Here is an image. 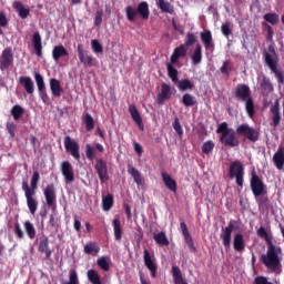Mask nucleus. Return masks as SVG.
Returning a JSON list of instances; mask_svg holds the SVG:
<instances>
[{
    "label": "nucleus",
    "mask_w": 284,
    "mask_h": 284,
    "mask_svg": "<svg viewBox=\"0 0 284 284\" xmlns=\"http://www.w3.org/2000/svg\"><path fill=\"white\" fill-rule=\"evenodd\" d=\"M257 235L258 237H262L266 242L267 246L266 254H263L261 257L263 264L267 268L276 271V268H278V266H281L282 263V247L274 244V237L272 233H267L265 226H260V229H257Z\"/></svg>",
    "instance_id": "nucleus-1"
},
{
    "label": "nucleus",
    "mask_w": 284,
    "mask_h": 284,
    "mask_svg": "<svg viewBox=\"0 0 284 284\" xmlns=\"http://www.w3.org/2000/svg\"><path fill=\"white\" fill-rule=\"evenodd\" d=\"M250 184L260 209L267 206L270 197L267 195L266 184H264L262 178L257 175L256 171H252Z\"/></svg>",
    "instance_id": "nucleus-2"
},
{
    "label": "nucleus",
    "mask_w": 284,
    "mask_h": 284,
    "mask_svg": "<svg viewBox=\"0 0 284 284\" xmlns=\"http://www.w3.org/2000/svg\"><path fill=\"white\" fill-rule=\"evenodd\" d=\"M40 182V173L39 171H34L33 175L31 176L30 186L28 182H22V191H24V195L27 197V204L30 213L34 215L38 210V200H36V193L38 190V183Z\"/></svg>",
    "instance_id": "nucleus-3"
},
{
    "label": "nucleus",
    "mask_w": 284,
    "mask_h": 284,
    "mask_svg": "<svg viewBox=\"0 0 284 284\" xmlns=\"http://www.w3.org/2000/svg\"><path fill=\"white\" fill-rule=\"evenodd\" d=\"M263 55L265 64L268 67V69H271V72L275 74L277 82L280 84H284V73L278 69V58L275 51V47L271 44L268 47V51H264Z\"/></svg>",
    "instance_id": "nucleus-4"
},
{
    "label": "nucleus",
    "mask_w": 284,
    "mask_h": 284,
    "mask_svg": "<svg viewBox=\"0 0 284 284\" xmlns=\"http://www.w3.org/2000/svg\"><path fill=\"white\" fill-rule=\"evenodd\" d=\"M216 133H221L220 142H222L224 146H239L240 140L234 129H229L227 122H222L216 129Z\"/></svg>",
    "instance_id": "nucleus-5"
},
{
    "label": "nucleus",
    "mask_w": 284,
    "mask_h": 284,
    "mask_svg": "<svg viewBox=\"0 0 284 284\" xmlns=\"http://www.w3.org/2000/svg\"><path fill=\"white\" fill-rule=\"evenodd\" d=\"M125 14L129 21H134L138 14L142 17V19H149L150 17V7L148 1H140L136 9L134 7H125Z\"/></svg>",
    "instance_id": "nucleus-6"
},
{
    "label": "nucleus",
    "mask_w": 284,
    "mask_h": 284,
    "mask_svg": "<svg viewBox=\"0 0 284 284\" xmlns=\"http://www.w3.org/2000/svg\"><path fill=\"white\" fill-rule=\"evenodd\" d=\"M230 178L233 180L236 179L237 186L243 187L244 184V166L240 160L232 162L229 169Z\"/></svg>",
    "instance_id": "nucleus-7"
},
{
    "label": "nucleus",
    "mask_w": 284,
    "mask_h": 284,
    "mask_svg": "<svg viewBox=\"0 0 284 284\" xmlns=\"http://www.w3.org/2000/svg\"><path fill=\"white\" fill-rule=\"evenodd\" d=\"M236 133L237 135L246 138V140H250V142H257L261 135L260 131L253 126H250V124H239L236 126Z\"/></svg>",
    "instance_id": "nucleus-8"
},
{
    "label": "nucleus",
    "mask_w": 284,
    "mask_h": 284,
    "mask_svg": "<svg viewBox=\"0 0 284 284\" xmlns=\"http://www.w3.org/2000/svg\"><path fill=\"white\" fill-rule=\"evenodd\" d=\"M98 176L100 178V182L104 184L105 182H109V169H108V162L103 160V158H98L95 160V166H94Z\"/></svg>",
    "instance_id": "nucleus-9"
},
{
    "label": "nucleus",
    "mask_w": 284,
    "mask_h": 284,
    "mask_svg": "<svg viewBox=\"0 0 284 284\" xmlns=\"http://www.w3.org/2000/svg\"><path fill=\"white\" fill-rule=\"evenodd\" d=\"M13 62H14V55L12 53V49L8 47L2 51V54L0 55V70L8 71V69L12 67Z\"/></svg>",
    "instance_id": "nucleus-10"
},
{
    "label": "nucleus",
    "mask_w": 284,
    "mask_h": 284,
    "mask_svg": "<svg viewBox=\"0 0 284 284\" xmlns=\"http://www.w3.org/2000/svg\"><path fill=\"white\" fill-rule=\"evenodd\" d=\"M143 262L146 268L150 271L152 277H156L158 275V262L155 257H152L150 251L148 248H144L143 251Z\"/></svg>",
    "instance_id": "nucleus-11"
},
{
    "label": "nucleus",
    "mask_w": 284,
    "mask_h": 284,
    "mask_svg": "<svg viewBox=\"0 0 284 284\" xmlns=\"http://www.w3.org/2000/svg\"><path fill=\"white\" fill-rule=\"evenodd\" d=\"M43 193H44L47 205L51 206V209H57L55 184H47Z\"/></svg>",
    "instance_id": "nucleus-12"
},
{
    "label": "nucleus",
    "mask_w": 284,
    "mask_h": 284,
    "mask_svg": "<svg viewBox=\"0 0 284 284\" xmlns=\"http://www.w3.org/2000/svg\"><path fill=\"white\" fill-rule=\"evenodd\" d=\"M64 146H65V150L69 153H71V155L75 160H80L81 155H80V144H79V142H75L74 140H72V138L70 135H67L64 138Z\"/></svg>",
    "instance_id": "nucleus-13"
},
{
    "label": "nucleus",
    "mask_w": 284,
    "mask_h": 284,
    "mask_svg": "<svg viewBox=\"0 0 284 284\" xmlns=\"http://www.w3.org/2000/svg\"><path fill=\"white\" fill-rule=\"evenodd\" d=\"M234 231V221L231 220L227 226L222 229V233L220 235L221 240L223 241V245L225 248H231V241H232V233Z\"/></svg>",
    "instance_id": "nucleus-14"
},
{
    "label": "nucleus",
    "mask_w": 284,
    "mask_h": 284,
    "mask_svg": "<svg viewBox=\"0 0 284 284\" xmlns=\"http://www.w3.org/2000/svg\"><path fill=\"white\" fill-rule=\"evenodd\" d=\"M180 230L184 240L191 251V253H196V246L194 244V239L192 237L190 230L187 229V224L185 222H180Z\"/></svg>",
    "instance_id": "nucleus-15"
},
{
    "label": "nucleus",
    "mask_w": 284,
    "mask_h": 284,
    "mask_svg": "<svg viewBox=\"0 0 284 284\" xmlns=\"http://www.w3.org/2000/svg\"><path fill=\"white\" fill-rule=\"evenodd\" d=\"M174 57H175V52L173 51L171 58H170V62H168L166 64V71H168V75L169 78L172 80V82L178 83L179 85V71L178 69L174 68V64H176V61H174Z\"/></svg>",
    "instance_id": "nucleus-16"
},
{
    "label": "nucleus",
    "mask_w": 284,
    "mask_h": 284,
    "mask_svg": "<svg viewBox=\"0 0 284 284\" xmlns=\"http://www.w3.org/2000/svg\"><path fill=\"white\" fill-rule=\"evenodd\" d=\"M78 55L79 60L84 67L91 68L93 67L94 58L92 55H89L88 51L83 49V44L78 45Z\"/></svg>",
    "instance_id": "nucleus-17"
},
{
    "label": "nucleus",
    "mask_w": 284,
    "mask_h": 284,
    "mask_svg": "<svg viewBox=\"0 0 284 284\" xmlns=\"http://www.w3.org/2000/svg\"><path fill=\"white\" fill-rule=\"evenodd\" d=\"M97 151H99L100 153H104L105 149H104L103 144L98 142L95 144V149H94V146H92V144H85V155H87L88 160H90V161L95 160Z\"/></svg>",
    "instance_id": "nucleus-18"
},
{
    "label": "nucleus",
    "mask_w": 284,
    "mask_h": 284,
    "mask_svg": "<svg viewBox=\"0 0 284 284\" xmlns=\"http://www.w3.org/2000/svg\"><path fill=\"white\" fill-rule=\"evenodd\" d=\"M201 39L205 47V50L209 51L210 53H214L215 44L213 42V37L211 31H202Z\"/></svg>",
    "instance_id": "nucleus-19"
},
{
    "label": "nucleus",
    "mask_w": 284,
    "mask_h": 284,
    "mask_svg": "<svg viewBox=\"0 0 284 284\" xmlns=\"http://www.w3.org/2000/svg\"><path fill=\"white\" fill-rule=\"evenodd\" d=\"M172 98V89L170 84H166L165 82L161 87V93L156 97L158 104H164L165 100H171Z\"/></svg>",
    "instance_id": "nucleus-20"
},
{
    "label": "nucleus",
    "mask_w": 284,
    "mask_h": 284,
    "mask_svg": "<svg viewBox=\"0 0 284 284\" xmlns=\"http://www.w3.org/2000/svg\"><path fill=\"white\" fill-rule=\"evenodd\" d=\"M61 172L64 175L67 182H74V171L71 162H62L61 163Z\"/></svg>",
    "instance_id": "nucleus-21"
},
{
    "label": "nucleus",
    "mask_w": 284,
    "mask_h": 284,
    "mask_svg": "<svg viewBox=\"0 0 284 284\" xmlns=\"http://www.w3.org/2000/svg\"><path fill=\"white\" fill-rule=\"evenodd\" d=\"M38 251L40 253H45V258L47 260H51L52 257V251L49 246V237L47 235H43L40 241H39V245H38Z\"/></svg>",
    "instance_id": "nucleus-22"
},
{
    "label": "nucleus",
    "mask_w": 284,
    "mask_h": 284,
    "mask_svg": "<svg viewBox=\"0 0 284 284\" xmlns=\"http://www.w3.org/2000/svg\"><path fill=\"white\" fill-rule=\"evenodd\" d=\"M248 93H250L248 84H237L234 95L237 100H242V102H244L246 105Z\"/></svg>",
    "instance_id": "nucleus-23"
},
{
    "label": "nucleus",
    "mask_w": 284,
    "mask_h": 284,
    "mask_svg": "<svg viewBox=\"0 0 284 284\" xmlns=\"http://www.w3.org/2000/svg\"><path fill=\"white\" fill-rule=\"evenodd\" d=\"M32 44H33V50L36 51V55L38 58H42V38L39 33V31H36L32 36Z\"/></svg>",
    "instance_id": "nucleus-24"
},
{
    "label": "nucleus",
    "mask_w": 284,
    "mask_h": 284,
    "mask_svg": "<svg viewBox=\"0 0 284 284\" xmlns=\"http://www.w3.org/2000/svg\"><path fill=\"white\" fill-rule=\"evenodd\" d=\"M129 113L132 118V120L138 124L139 129H144L143 120L141 118L140 111H138L135 104L129 105Z\"/></svg>",
    "instance_id": "nucleus-25"
},
{
    "label": "nucleus",
    "mask_w": 284,
    "mask_h": 284,
    "mask_svg": "<svg viewBox=\"0 0 284 284\" xmlns=\"http://www.w3.org/2000/svg\"><path fill=\"white\" fill-rule=\"evenodd\" d=\"M233 246L235 251H245L246 242L243 233H235L233 240Z\"/></svg>",
    "instance_id": "nucleus-26"
},
{
    "label": "nucleus",
    "mask_w": 284,
    "mask_h": 284,
    "mask_svg": "<svg viewBox=\"0 0 284 284\" xmlns=\"http://www.w3.org/2000/svg\"><path fill=\"white\" fill-rule=\"evenodd\" d=\"M50 89L53 98H61L63 93V89L61 87L60 80H57L55 78H52L50 80Z\"/></svg>",
    "instance_id": "nucleus-27"
},
{
    "label": "nucleus",
    "mask_w": 284,
    "mask_h": 284,
    "mask_svg": "<svg viewBox=\"0 0 284 284\" xmlns=\"http://www.w3.org/2000/svg\"><path fill=\"white\" fill-rule=\"evenodd\" d=\"M273 162L275 166L281 171L284 169V149L280 146L273 155Z\"/></svg>",
    "instance_id": "nucleus-28"
},
{
    "label": "nucleus",
    "mask_w": 284,
    "mask_h": 284,
    "mask_svg": "<svg viewBox=\"0 0 284 284\" xmlns=\"http://www.w3.org/2000/svg\"><path fill=\"white\" fill-rule=\"evenodd\" d=\"M19 83L24 87V90L29 95H33L34 93V82L31 80V78H27L26 75H22L19 78Z\"/></svg>",
    "instance_id": "nucleus-29"
},
{
    "label": "nucleus",
    "mask_w": 284,
    "mask_h": 284,
    "mask_svg": "<svg viewBox=\"0 0 284 284\" xmlns=\"http://www.w3.org/2000/svg\"><path fill=\"white\" fill-rule=\"evenodd\" d=\"M271 114L273 115V126H278L281 121V104L278 101L271 106Z\"/></svg>",
    "instance_id": "nucleus-30"
},
{
    "label": "nucleus",
    "mask_w": 284,
    "mask_h": 284,
    "mask_svg": "<svg viewBox=\"0 0 284 284\" xmlns=\"http://www.w3.org/2000/svg\"><path fill=\"white\" fill-rule=\"evenodd\" d=\"M68 57H69V51H67L63 44H60L59 47H54L52 51V58L55 62H59L61 58H68Z\"/></svg>",
    "instance_id": "nucleus-31"
},
{
    "label": "nucleus",
    "mask_w": 284,
    "mask_h": 284,
    "mask_svg": "<svg viewBox=\"0 0 284 284\" xmlns=\"http://www.w3.org/2000/svg\"><path fill=\"white\" fill-rule=\"evenodd\" d=\"M162 180L163 183L165 184V186L173 192H176L178 189V184H176V180H173L172 175H170L169 173L162 172Z\"/></svg>",
    "instance_id": "nucleus-32"
},
{
    "label": "nucleus",
    "mask_w": 284,
    "mask_h": 284,
    "mask_svg": "<svg viewBox=\"0 0 284 284\" xmlns=\"http://www.w3.org/2000/svg\"><path fill=\"white\" fill-rule=\"evenodd\" d=\"M245 110H246V113H247L248 118H254V115H255V104H254V100L252 98V92H251L250 87H248V94L246 97Z\"/></svg>",
    "instance_id": "nucleus-33"
},
{
    "label": "nucleus",
    "mask_w": 284,
    "mask_h": 284,
    "mask_svg": "<svg viewBox=\"0 0 284 284\" xmlns=\"http://www.w3.org/2000/svg\"><path fill=\"white\" fill-rule=\"evenodd\" d=\"M172 275H173L174 284H189V282H185L180 266H176V265L172 266Z\"/></svg>",
    "instance_id": "nucleus-34"
},
{
    "label": "nucleus",
    "mask_w": 284,
    "mask_h": 284,
    "mask_svg": "<svg viewBox=\"0 0 284 284\" xmlns=\"http://www.w3.org/2000/svg\"><path fill=\"white\" fill-rule=\"evenodd\" d=\"M153 239L159 244V246H169L170 240L164 231H161L160 233H154Z\"/></svg>",
    "instance_id": "nucleus-35"
},
{
    "label": "nucleus",
    "mask_w": 284,
    "mask_h": 284,
    "mask_svg": "<svg viewBox=\"0 0 284 284\" xmlns=\"http://www.w3.org/2000/svg\"><path fill=\"white\" fill-rule=\"evenodd\" d=\"M203 59V47L201 44H196L193 54L191 55V61L193 64H201Z\"/></svg>",
    "instance_id": "nucleus-36"
},
{
    "label": "nucleus",
    "mask_w": 284,
    "mask_h": 284,
    "mask_svg": "<svg viewBox=\"0 0 284 284\" xmlns=\"http://www.w3.org/2000/svg\"><path fill=\"white\" fill-rule=\"evenodd\" d=\"M13 8L17 10L18 14L22 18V19H27V17H29L30 14V9H26V7H23V2L22 1H13Z\"/></svg>",
    "instance_id": "nucleus-37"
},
{
    "label": "nucleus",
    "mask_w": 284,
    "mask_h": 284,
    "mask_svg": "<svg viewBox=\"0 0 284 284\" xmlns=\"http://www.w3.org/2000/svg\"><path fill=\"white\" fill-rule=\"evenodd\" d=\"M112 224H113V233H114L115 240L118 241L122 240L123 229L121 227V220H119V217H115Z\"/></svg>",
    "instance_id": "nucleus-38"
},
{
    "label": "nucleus",
    "mask_w": 284,
    "mask_h": 284,
    "mask_svg": "<svg viewBox=\"0 0 284 284\" xmlns=\"http://www.w3.org/2000/svg\"><path fill=\"white\" fill-rule=\"evenodd\" d=\"M186 55H187V49L185 48V43H184L178 47L176 49H174L173 61H175V64H176V62H179L181 58H185Z\"/></svg>",
    "instance_id": "nucleus-39"
},
{
    "label": "nucleus",
    "mask_w": 284,
    "mask_h": 284,
    "mask_svg": "<svg viewBox=\"0 0 284 284\" xmlns=\"http://www.w3.org/2000/svg\"><path fill=\"white\" fill-rule=\"evenodd\" d=\"M128 173L133 178L135 184H142V175L135 166H132V164H129L128 166Z\"/></svg>",
    "instance_id": "nucleus-40"
},
{
    "label": "nucleus",
    "mask_w": 284,
    "mask_h": 284,
    "mask_svg": "<svg viewBox=\"0 0 284 284\" xmlns=\"http://www.w3.org/2000/svg\"><path fill=\"white\" fill-rule=\"evenodd\" d=\"M87 276L89 277L91 284H102L101 276L99 275L98 271H95V268H89Z\"/></svg>",
    "instance_id": "nucleus-41"
},
{
    "label": "nucleus",
    "mask_w": 284,
    "mask_h": 284,
    "mask_svg": "<svg viewBox=\"0 0 284 284\" xmlns=\"http://www.w3.org/2000/svg\"><path fill=\"white\" fill-rule=\"evenodd\" d=\"M24 113H26V109H23V106H21L20 104H16L14 106L11 108V115L16 121L21 120Z\"/></svg>",
    "instance_id": "nucleus-42"
},
{
    "label": "nucleus",
    "mask_w": 284,
    "mask_h": 284,
    "mask_svg": "<svg viewBox=\"0 0 284 284\" xmlns=\"http://www.w3.org/2000/svg\"><path fill=\"white\" fill-rule=\"evenodd\" d=\"M156 6L162 10V12H170L171 14L174 12V7H172L170 1L158 0Z\"/></svg>",
    "instance_id": "nucleus-43"
},
{
    "label": "nucleus",
    "mask_w": 284,
    "mask_h": 284,
    "mask_svg": "<svg viewBox=\"0 0 284 284\" xmlns=\"http://www.w3.org/2000/svg\"><path fill=\"white\" fill-rule=\"evenodd\" d=\"M100 250L101 248H100L99 244H97V242H88L84 245V253H87V254L97 255V253H99Z\"/></svg>",
    "instance_id": "nucleus-44"
},
{
    "label": "nucleus",
    "mask_w": 284,
    "mask_h": 284,
    "mask_svg": "<svg viewBox=\"0 0 284 284\" xmlns=\"http://www.w3.org/2000/svg\"><path fill=\"white\" fill-rule=\"evenodd\" d=\"M197 103L199 102L196 98H194V95H191L190 93H184L182 98V104H184V106H196Z\"/></svg>",
    "instance_id": "nucleus-45"
},
{
    "label": "nucleus",
    "mask_w": 284,
    "mask_h": 284,
    "mask_svg": "<svg viewBox=\"0 0 284 284\" xmlns=\"http://www.w3.org/2000/svg\"><path fill=\"white\" fill-rule=\"evenodd\" d=\"M114 204V196L109 193V195H104V197H102V207L104 209V211H110V209H112Z\"/></svg>",
    "instance_id": "nucleus-46"
},
{
    "label": "nucleus",
    "mask_w": 284,
    "mask_h": 284,
    "mask_svg": "<svg viewBox=\"0 0 284 284\" xmlns=\"http://www.w3.org/2000/svg\"><path fill=\"white\" fill-rule=\"evenodd\" d=\"M178 89L179 91H193L194 83L191 80H180L178 82Z\"/></svg>",
    "instance_id": "nucleus-47"
},
{
    "label": "nucleus",
    "mask_w": 284,
    "mask_h": 284,
    "mask_svg": "<svg viewBox=\"0 0 284 284\" xmlns=\"http://www.w3.org/2000/svg\"><path fill=\"white\" fill-rule=\"evenodd\" d=\"M62 284H80L78 271H75V268H71L69 271V280L62 282Z\"/></svg>",
    "instance_id": "nucleus-48"
},
{
    "label": "nucleus",
    "mask_w": 284,
    "mask_h": 284,
    "mask_svg": "<svg viewBox=\"0 0 284 284\" xmlns=\"http://www.w3.org/2000/svg\"><path fill=\"white\" fill-rule=\"evenodd\" d=\"M24 229H26V233L27 235L30 237V240H34L36 235H37V231L32 224V222H30L29 220H27L24 222Z\"/></svg>",
    "instance_id": "nucleus-49"
},
{
    "label": "nucleus",
    "mask_w": 284,
    "mask_h": 284,
    "mask_svg": "<svg viewBox=\"0 0 284 284\" xmlns=\"http://www.w3.org/2000/svg\"><path fill=\"white\" fill-rule=\"evenodd\" d=\"M264 21H267L268 23H272V26H277L280 21V16L278 13H265L263 16Z\"/></svg>",
    "instance_id": "nucleus-50"
},
{
    "label": "nucleus",
    "mask_w": 284,
    "mask_h": 284,
    "mask_svg": "<svg viewBox=\"0 0 284 284\" xmlns=\"http://www.w3.org/2000/svg\"><path fill=\"white\" fill-rule=\"evenodd\" d=\"M34 81H36L37 87H38V93L41 98L42 90H43V84H44V80H43V77L41 75V73L34 72Z\"/></svg>",
    "instance_id": "nucleus-51"
},
{
    "label": "nucleus",
    "mask_w": 284,
    "mask_h": 284,
    "mask_svg": "<svg viewBox=\"0 0 284 284\" xmlns=\"http://www.w3.org/2000/svg\"><path fill=\"white\" fill-rule=\"evenodd\" d=\"M262 26H264V28H266V39L268 40V42H273V39H274L273 27H271L270 22H266V20H264V22H262Z\"/></svg>",
    "instance_id": "nucleus-52"
},
{
    "label": "nucleus",
    "mask_w": 284,
    "mask_h": 284,
    "mask_svg": "<svg viewBox=\"0 0 284 284\" xmlns=\"http://www.w3.org/2000/svg\"><path fill=\"white\" fill-rule=\"evenodd\" d=\"M84 124H85L87 131H93L95 124H94V120L90 113H87L84 115Z\"/></svg>",
    "instance_id": "nucleus-53"
},
{
    "label": "nucleus",
    "mask_w": 284,
    "mask_h": 284,
    "mask_svg": "<svg viewBox=\"0 0 284 284\" xmlns=\"http://www.w3.org/2000/svg\"><path fill=\"white\" fill-rule=\"evenodd\" d=\"M196 42V36L194 33H186L184 47L187 50L189 47H193Z\"/></svg>",
    "instance_id": "nucleus-54"
},
{
    "label": "nucleus",
    "mask_w": 284,
    "mask_h": 284,
    "mask_svg": "<svg viewBox=\"0 0 284 284\" xmlns=\"http://www.w3.org/2000/svg\"><path fill=\"white\" fill-rule=\"evenodd\" d=\"M98 266L102 268V271H110V262H108L105 256L98 257Z\"/></svg>",
    "instance_id": "nucleus-55"
},
{
    "label": "nucleus",
    "mask_w": 284,
    "mask_h": 284,
    "mask_svg": "<svg viewBox=\"0 0 284 284\" xmlns=\"http://www.w3.org/2000/svg\"><path fill=\"white\" fill-rule=\"evenodd\" d=\"M173 129L175 131V133H178L179 138H183L184 131H183V126H181V122L179 120V118H175L174 122H173Z\"/></svg>",
    "instance_id": "nucleus-56"
},
{
    "label": "nucleus",
    "mask_w": 284,
    "mask_h": 284,
    "mask_svg": "<svg viewBox=\"0 0 284 284\" xmlns=\"http://www.w3.org/2000/svg\"><path fill=\"white\" fill-rule=\"evenodd\" d=\"M253 284H274V282H271L266 275H256Z\"/></svg>",
    "instance_id": "nucleus-57"
},
{
    "label": "nucleus",
    "mask_w": 284,
    "mask_h": 284,
    "mask_svg": "<svg viewBox=\"0 0 284 284\" xmlns=\"http://www.w3.org/2000/svg\"><path fill=\"white\" fill-rule=\"evenodd\" d=\"M214 146H215L214 142H212V140H209L207 142H204L202 146V151L203 153L209 155L213 151Z\"/></svg>",
    "instance_id": "nucleus-58"
},
{
    "label": "nucleus",
    "mask_w": 284,
    "mask_h": 284,
    "mask_svg": "<svg viewBox=\"0 0 284 284\" xmlns=\"http://www.w3.org/2000/svg\"><path fill=\"white\" fill-rule=\"evenodd\" d=\"M220 71L224 75H227V78L230 77V72L232 71V65L230 60H226L225 62H223V65L221 67Z\"/></svg>",
    "instance_id": "nucleus-59"
},
{
    "label": "nucleus",
    "mask_w": 284,
    "mask_h": 284,
    "mask_svg": "<svg viewBox=\"0 0 284 284\" xmlns=\"http://www.w3.org/2000/svg\"><path fill=\"white\" fill-rule=\"evenodd\" d=\"M7 131L11 138H16L17 135V124L14 122H7L6 124Z\"/></svg>",
    "instance_id": "nucleus-60"
},
{
    "label": "nucleus",
    "mask_w": 284,
    "mask_h": 284,
    "mask_svg": "<svg viewBox=\"0 0 284 284\" xmlns=\"http://www.w3.org/2000/svg\"><path fill=\"white\" fill-rule=\"evenodd\" d=\"M91 47L94 51V53H103V47L100 44L99 40H92Z\"/></svg>",
    "instance_id": "nucleus-61"
},
{
    "label": "nucleus",
    "mask_w": 284,
    "mask_h": 284,
    "mask_svg": "<svg viewBox=\"0 0 284 284\" xmlns=\"http://www.w3.org/2000/svg\"><path fill=\"white\" fill-rule=\"evenodd\" d=\"M41 100L44 104L49 105L51 104V100L47 93V89H45V82H43V89H42V94H41Z\"/></svg>",
    "instance_id": "nucleus-62"
},
{
    "label": "nucleus",
    "mask_w": 284,
    "mask_h": 284,
    "mask_svg": "<svg viewBox=\"0 0 284 284\" xmlns=\"http://www.w3.org/2000/svg\"><path fill=\"white\" fill-rule=\"evenodd\" d=\"M221 31L225 37H230L231 34V29L229 22H225L224 24L221 26Z\"/></svg>",
    "instance_id": "nucleus-63"
},
{
    "label": "nucleus",
    "mask_w": 284,
    "mask_h": 284,
    "mask_svg": "<svg viewBox=\"0 0 284 284\" xmlns=\"http://www.w3.org/2000/svg\"><path fill=\"white\" fill-rule=\"evenodd\" d=\"M102 21H103V11H97L95 19H94V24L95 26H101Z\"/></svg>",
    "instance_id": "nucleus-64"
}]
</instances>
